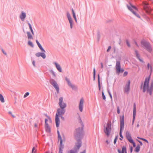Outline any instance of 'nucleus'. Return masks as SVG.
Listing matches in <instances>:
<instances>
[{
	"label": "nucleus",
	"instance_id": "19",
	"mask_svg": "<svg viewBox=\"0 0 153 153\" xmlns=\"http://www.w3.org/2000/svg\"><path fill=\"white\" fill-rule=\"evenodd\" d=\"M26 17V14L23 11L21 12V14L20 15L19 17L21 20L23 21Z\"/></svg>",
	"mask_w": 153,
	"mask_h": 153
},
{
	"label": "nucleus",
	"instance_id": "40",
	"mask_svg": "<svg viewBox=\"0 0 153 153\" xmlns=\"http://www.w3.org/2000/svg\"><path fill=\"white\" fill-rule=\"evenodd\" d=\"M8 113H9V114H10V115H11V116L13 117H15V116L14 115H13L12 114V113L11 111H9Z\"/></svg>",
	"mask_w": 153,
	"mask_h": 153
},
{
	"label": "nucleus",
	"instance_id": "1",
	"mask_svg": "<svg viewBox=\"0 0 153 153\" xmlns=\"http://www.w3.org/2000/svg\"><path fill=\"white\" fill-rule=\"evenodd\" d=\"M150 78V76H149L145 78L143 85V89L144 92L146 91L151 95L153 91V82L151 83L149 86V82Z\"/></svg>",
	"mask_w": 153,
	"mask_h": 153
},
{
	"label": "nucleus",
	"instance_id": "4",
	"mask_svg": "<svg viewBox=\"0 0 153 153\" xmlns=\"http://www.w3.org/2000/svg\"><path fill=\"white\" fill-rule=\"evenodd\" d=\"M128 9L131 12L135 15L138 18H140V16L136 13V12L137 11V9L134 6L130 5V6H127Z\"/></svg>",
	"mask_w": 153,
	"mask_h": 153
},
{
	"label": "nucleus",
	"instance_id": "64",
	"mask_svg": "<svg viewBox=\"0 0 153 153\" xmlns=\"http://www.w3.org/2000/svg\"><path fill=\"white\" fill-rule=\"evenodd\" d=\"M51 153H53L52 152H51Z\"/></svg>",
	"mask_w": 153,
	"mask_h": 153
},
{
	"label": "nucleus",
	"instance_id": "57",
	"mask_svg": "<svg viewBox=\"0 0 153 153\" xmlns=\"http://www.w3.org/2000/svg\"><path fill=\"white\" fill-rule=\"evenodd\" d=\"M106 143L108 144V140H107L106 141Z\"/></svg>",
	"mask_w": 153,
	"mask_h": 153
},
{
	"label": "nucleus",
	"instance_id": "45",
	"mask_svg": "<svg viewBox=\"0 0 153 153\" xmlns=\"http://www.w3.org/2000/svg\"><path fill=\"white\" fill-rule=\"evenodd\" d=\"M117 113L118 114H120V109L119 107H117Z\"/></svg>",
	"mask_w": 153,
	"mask_h": 153
},
{
	"label": "nucleus",
	"instance_id": "48",
	"mask_svg": "<svg viewBox=\"0 0 153 153\" xmlns=\"http://www.w3.org/2000/svg\"><path fill=\"white\" fill-rule=\"evenodd\" d=\"M108 92L109 94L110 95L111 98V99H112V95H111V94L110 93V92L109 91H108Z\"/></svg>",
	"mask_w": 153,
	"mask_h": 153
},
{
	"label": "nucleus",
	"instance_id": "38",
	"mask_svg": "<svg viewBox=\"0 0 153 153\" xmlns=\"http://www.w3.org/2000/svg\"><path fill=\"white\" fill-rule=\"evenodd\" d=\"M95 68L94 69V80L95 79Z\"/></svg>",
	"mask_w": 153,
	"mask_h": 153
},
{
	"label": "nucleus",
	"instance_id": "49",
	"mask_svg": "<svg viewBox=\"0 0 153 153\" xmlns=\"http://www.w3.org/2000/svg\"><path fill=\"white\" fill-rule=\"evenodd\" d=\"M133 148L131 146L130 147V152L131 153H132L133 151Z\"/></svg>",
	"mask_w": 153,
	"mask_h": 153
},
{
	"label": "nucleus",
	"instance_id": "21",
	"mask_svg": "<svg viewBox=\"0 0 153 153\" xmlns=\"http://www.w3.org/2000/svg\"><path fill=\"white\" fill-rule=\"evenodd\" d=\"M47 120H46L45 121V128L46 131L48 133H50L51 132V128L49 127V125H47L46 123V121Z\"/></svg>",
	"mask_w": 153,
	"mask_h": 153
},
{
	"label": "nucleus",
	"instance_id": "62",
	"mask_svg": "<svg viewBox=\"0 0 153 153\" xmlns=\"http://www.w3.org/2000/svg\"><path fill=\"white\" fill-rule=\"evenodd\" d=\"M4 54H5V55H6V53H4Z\"/></svg>",
	"mask_w": 153,
	"mask_h": 153
},
{
	"label": "nucleus",
	"instance_id": "54",
	"mask_svg": "<svg viewBox=\"0 0 153 153\" xmlns=\"http://www.w3.org/2000/svg\"><path fill=\"white\" fill-rule=\"evenodd\" d=\"M101 68H103L102 63H101Z\"/></svg>",
	"mask_w": 153,
	"mask_h": 153
},
{
	"label": "nucleus",
	"instance_id": "25",
	"mask_svg": "<svg viewBox=\"0 0 153 153\" xmlns=\"http://www.w3.org/2000/svg\"><path fill=\"white\" fill-rule=\"evenodd\" d=\"M72 14H73V17L74 18L76 23H77V20L76 19L75 13L74 12V10L73 9H72Z\"/></svg>",
	"mask_w": 153,
	"mask_h": 153
},
{
	"label": "nucleus",
	"instance_id": "22",
	"mask_svg": "<svg viewBox=\"0 0 153 153\" xmlns=\"http://www.w3.org/2000/svg\"><path fill=\"white\" fill-rule=\"evenodd\" d=\"M54 64L55 65L56 68L58 70V71L60 72H62V68L60 65L56 62H55Z\"/></svg>",
	"mask_w": 153,
	"mask_h": 153
},
{
	"label": "nucleus",
	"instance_id": "11",
	"mask_svg": "<svg viewBox=\"0 0 153 153\" xmlns=\"http://www.w3.org/2000/svg\"><path fill=\"white\" fill-rule=\"evenodd\" d=\"M58 140H60V146L59 147V153H62V149L63 147L62 146V140L61 139V137L60 135L59 134V131H58Z\"/></svg>",
	"mask_w": 153,
	"mask_h": 153
},
{
	"label": "nucleus",
	"instance_id": "52",
	"mask_svg": "<svg viewBox=\"0 0 153 153\" xmlns=\"http://www.w3.org/2000/svg\"><path fill=\"white\" fill-rule=\"evenodd\" d=\"M138 141L139 142V143L140 144V145L141 146H142L143 145V144H142V143L141 141H140L139 140H138Z\"/></svg>",
	"mask_w": 153,
	"mask_h": 153
},
{
	"label": "nucleus",
	"instance_id": "12",
	"mask_svg": "<svg viewBox=\"0 0 153 153\" xmlns=\"http://www.w3.org/2000/svg\"><path fill=\"white\" fill-rule=\"evenodd\" d=\"M130 80H128L124 88V92L128 94L130 90Z\"/></svg>",
	"mask_w": 153,
	"mask_h": 153
},
{
	"label": "nucleus",
	"instance_id": "34",
	"mask_svg": "<svg viewBox=\"0 0 153 153\" xmlns=\"http://www.w3.org/2000/svg\"><path fill=\"white\" fill-rule=\"evenodd\" d=\"M29 94V93L28 92H27L25 93L24 96V98H25L28 96Z\"/></svg>",
	"mask_w": 153,
	"mask_h": 153
},
{
	"label": "nucleus",
	"instance_id": "55",
	"mask_svg": "<svg viewBox=\"0 0 153 153\" xmlns=\"http://www.w3.org/2000/svg\"><path fill=\"white\" fill-rule=\"evenodd\" d=\"M34 126L35 127H37V125L36 123H35L34 125Z\"/></svg>",
	"mask_w": 153,
	"mask_h": 153
},
{
	"label": "nucleus",
	"instance_id": "20",
	"mask_svg": "<svg viewBox=\"0 0 153 153\" xmlns=\"http://www.w3.org/2000/svg\"><path fill=\"white\" fill-rule=\"evenodd\" d=\"M36 55L37 57L42 56L43 59H45L46 56L44 53H37L36 54Z\"/></svg>",
	"mask_w": 153,
	"mask_h": 153
},
{
	"label": "nucleus",
	"instance_id": "31",
	"mask_svg": "<svg viewBox=\"0 0 153 153\" xmlns=\"http://www.w3.org/2000/svg\"><path fill=\"white\" fill-rule=\"evenodd\" d=\"M28 44L29 45L31 46V47H33V45L32 43V42H31L30 41H29L28 42Z\"/></svg>",
	"mask_w": 153,
	"mask_h": 153
},
{
	"label": "nucleus",
	"instance_id": "43",
	"mask_svg": "<svg viewBox=\"0 0 153 153\" xmlns=\"http://www.w3.org/2000/svg\"><path fill=\"white\" fill-rule=\"evenodd\" d=\"M117 137H116V138H115V139H114V144H115L116 141H117Z\"/></svg>",
	"mask_w": 153,
	"mask_h": 153
},
{
	"label": "nucleus",
	"instance_id": "50",
	"mask_svg": "<svg viewBox=\"0 0 153 153\" xmlns=\"http://www.w3.org/2000/svg\"><path fill=\"white\" fill-rule=\"evenodd\" d=\"M32 64L34 66H35V62L34 61H33L32 62Z\"/></svg>",
	"mask_w": 153,
	"mask_h": 153
},
{
	"label": "nucleus",
	"instance_id": "61",
	"mask_svg": "<svg viewBox=\"0 0 153 153\" xmlns=\"http://www.w3.org/2000/svg\"><path fill=\"white\" fill-rule=\"evenodd\" d=\"M3 53L4 54V53H5V52H4V51H3Z\"/></svg>",
	"mask_w": 153,
	"mask_h": 153
},
{
	"label": "nucleus",
	"instance_id": "9",
	"mask_svg": "<svg viewBox=\"0 0 153 153\" xmlns=\"http://www.w3.org/2000/svg\"><path fill=\"white\" fill-rule=\"evenodd\" d=\"M111 125L110 123H107L106 127L104 130L105 133L107 136L109 135L110 131L111 130Z\"/></svg>",
	"mask_w": 153,
	"mask_h": 153
},
{
	"label": "nucleus",
	"instance_id": "51",
	"mask_svg": "<svg viewBox=\"0 0 153 153\" xmlns=\"http://www.w3.org/2000/svg\"><path fill=\"white\" fill-rule=\"evenodd\" d=\"M127 44L128 46L129 47H130V46L129 43L128 42H127Z\"/></svg>",
	"mask_w": 153,
	"mask_h": 153
},
{
	"label": "nucleus",
	"instance_id": "15",
	"mask_svg": "<svg viewBox=\"0 0 153 153\" xmlns=\"http://www.w3.org/2000/svg\"><path fill=\"white\" fill-rule=\"evenodd\" d=\"M84 102V100L82 98L81 99L79 106V110L81 112H82L83 111Z\"/></svg>",
	"mask_w": 153,
	"mask_h": 153
},
{
	"label": "nucleus",
	"instance_id": "47",
	"mask_svg": "<svg viewBox=\"0 0 153 153\" xmlns=\"http://www.w3.org/2000/svg\"><path fill=\"white\" fill-rule=\"evenodd\" d=\"M128 74V73L127 72H125L124 73V74H123V75L124 76H126V75H127Z\"/></svg>",
	"mask_w": 153,
	"mask_h": 153
},
{
	"label": "nucleus",
	"instance_id": "41",
	"mask_svg": "<svg viewBox=\"0 0 153 153\" xmlns=\"http://www.w3.org/2000/svg\"><path fill=\"white\" fill-rule=\"evenodd\" d=\"M28 25L29 26V28L30 29V30H32V28L31 26V25L30 23H28Z\"/></svg>",
	"mask_w": 153,
	"mask_h": 153
},
{
	"label": "nucleus",
	"instance_id": "58",
	"mask_svg": "<svg viewBox=\"0 0 153 153\" xmlns=\"http://www.w3.org/2000/svg\"><path fill=\"white\" fill-rule=\"evenodd\" d=\"M81 153H85V151H84L82 152H81Z\"/></svg>",
	"mask_w": 153,
	"mask_h": 153
},
{
	"label": "nucleus",
	"instance_id": "44",
	"mask_svg": "<svg viewBox=\"0 0 153 153\" xmlns=\"http://www.w3.org/2000/svg\"><path fill=\"white\" fill-rule=\"evenodd\" d=\"M111 46H109L108 47V49L107 50V51L108 52L111 49Z\"/></svg>",
	"mask_w": 153,
	"mask_h": 153
},
{
	"label": "nucleus",
	"instance_id": "36",
	"mask_svg": "<svg viewBox=\"0 0 153 153\" xmlns=\"http://www.w3.org/2000/svg\"><path fill=\"white\" fill-rule=\"evenodd\" d=\"M137 138H139L140 139H141V140H142L145 141L146 142H147V143H148V141L146 140V139H145L144 138H139V137H137Z\"/></svg>",
	"mask_w": 153,
	"mask_h": 153
},
{
	"label": "nucleus",
	"instance_id": "8",
	"mask_svg": "<svg viewBox=\"0 0 153 153\" xmlns=\"http://www.w3.org/2000/svg\"><path fill=\"white\" fill-rule=\"evenodd\" d=\"M77 143L76 144L75 146V151L71 150L70 151V153H76V150L79 149V148L81 146V141L80 140H77Z\"/></svg>",
	"mask_w": 153,
	"mask_h": 153
},
{
	"label": "nucleus",
	"instance_id": "18",
	"mask_svg": "<svg viewBox=\"0 0 153 153\" xmlns=\"http://www.w3.org/2000/svg\"><path fill=\"white\" fill-rule=\"evenodd\" d=\"M67 82L68 85L70 86L72 89H74L76 88V87L74 85H72L69 79L67 77L65 78Z\"/></svg>",
	"mask_w": 153,
	"mask_h": 153
},
{
	"label": "nucleus",
	"instance_id": "56",
	"mask_svg": "<svg viewBox=\"0 0 153 153\" xmlns=\"http://www.w3.org/2000/svg\"><path fill=\"white\" fill-rule=\"evenodd\" d=\"M137 127H139V124H137Z\"/></svg>",
	"mask_w": 153,
	"mask_h": 153
},
{
	"label": "nucleus",
	"instance_id": "42",
	"mask_svg": "<svg viewBox=\"0 0 153 153\" xmlns=\"http://www.w3.org/2000/svg\"><path fill=\"white\" fill-rule=\"evenodd\" d=\"M144 4L146 5L144 7L145 9H146V8L147 7L146 6L148 4V3L147 2H144Z\"/></svg>",
	"mask_w": 153,
	"mask_h": 153
},
{
	"label": "nucleus",
	"instance_id": "28",
	"mask_svg": "<svg viewBox=\"0 0 153 153\" xmlns=\"http://www.w3.org/2000/svg\"><path fill=\"white\" fill-rule=\"evenodd\" d=\"M27 37L29 39H33V37L32 36L30 33L29 32H27Z\"/></svg>",
	"mask_w": 153,
	"mask_h": 153
},
{
	"label": "nucleus",
	"instance_id": "3",
	"mask_svg": "<svg viewBox=\"0 0 153 153\" xmlns=\"http://www.w3.org/2000/svg\"><path fill=\"white\" fill-rule=\"evenodd\" d=\"M141 44L142 47L145 48L150 53L152 52V48L149 42L142 41L141 42Z\"/></svg>",
	"mask_w": 153,
	"mask_h": 153
},
{
	"label": "nucleus",
	"instance_id": "33",
	"mask_svg": "<svg viewBox=\"0 0 153 153\" xmlns=\"http://www.w3.org/2000/svg\"><path fill=\"white\" fill-rule=\"evenodd\" d=\"M39 48L40 49V50L43 52H45V50L43 49V48H42V46L41 45H40L38 46Z\"/></svg>",
	"mask_w": 153,
	"mask_h": 153
},
{
	"label": "nucleus",
	"instance_id": "13",
	"mask_svg": "<svg viewBox=\"0 0 153 153\" xmlns=\"http://www.w3.org/2000/svg\"><path fill=\"white\" fill-rule=\"evenodd\" d=\"M67 16L70 25V27L72 28L73 25V21L71 18L70 13L68 12L67 13Z\"/></svg>",
	"mask_w": 153,
	"mask_h": 153
},
{
	"label": "nucleus",
	"instance_id": "46",
	"mask_svg": "<svg viewBox=\"0 0 153 153\" xmlns=\"http://www.w3.org/2000/svg\"><path fill=\"white\" fill-rule=\"evenodd\" d=\"M36 42L37 44V45L38 46L41 45V44L39 43V42L37 40H36Z\"/></svg>",
	"mask_w": 153,
	"mask_h": 153
},
{
	"label": "nucleus",
	"instance_id": "17",
	"mask_svg": "<svg viewBox=\"0 0 153 153\" xmlns=\"http://www.w3.org/2000/svg\"><path fill=\"white\" fill-rule=\"evenodd\" d=\"M136 106L135 104H134L133 111V118L132 120V124L133 125L135 119L136 114Z\"/></svg>",
	"mask_w": 153,
	"mask_h": 153
},
{
	"label": "nucleus",
	"instance_id": "30",
	"mask_svg": "<svg viewBox=\"0 0 153 153\" xmlns=\"http://www.w3.org/2000/svg\"><path fill=\"white\" fill-rule=\"evenodd\" d=\"M36 150L35 147H33L32 149V153H36Z\"/></svg>",
	"mask_w": 153,
	"mask_h": 153
},
{
	"label": "nucleus",
	"instance_id": "26",
	"mask_svg": "<svg viewBox=\"0 0 153 153\" xmlns=\"http://www.w3.org/2000/svg\"><path fill=\"white\" fill-rule=\"evenodd\" d=\"M140 147L139 145H137L135 148L134 151L136 152H138L140 150Z\"/></svg>",
	"mask_w": 153,
	"mask_h": 153
},
{
	"label": "nucleus",
	"instance_id": "35",
	"mask_svg": "<svg viewBox=\"0 0 153 153\" xmlns=\"http://www.w3.org/2000/svg\"><path fill=\"white\" fill-rule=\"evenodd\" d=\"M102 98H103V99L104 100H105L106 99V98H105V95L104 94L103 91H102Z\"/></svg>",
	"mask_w": 153,
	"mask_h": 153
},
{
	"label": "nucleus",
	"instance_id": "5",
	"mask_svg": "<svg viewBox=\"0 0 153 153\" xmlns=\"http://www.w3.org/2000/svg\"><path fill=\"white\" fill-rule=\"evenodd\" d=\"M82 128V127L76 129L74 132V135L76 139L77 137H79L81 135Z\"/></svg>",
	"mask_w": 153,
	"mask_h": 153
},
{
	"label": "nucleus",
	"instance_id": "63",
	"mask_svg": "<svg viewBox=\"0 0 153 153\" xmlns=\"http://www.w3.org/2000/svg\"><path fill=\"white\" fill-rule=\"evenodd\" d=\"M142 85H141V88L142 87Z\"/></svg>",
	"mask_w": 153,
	"mask_h": 153
},
{
	"label": "nucleus",
	"instance_id": "37",
	"mask_svg": "<svg viewBox=\"0 0 153 153\" xmlns=\"http://www.w3.org/2000/svg\"><path fill=\"white\" fill-rule=\"evenodd\" d=\"M135 54L136 55V56H137V57L139 59V58L140 57V56L138 53L137 51H135Z\"/></svg>",
	"mask_w": 153,
	"mask_h": 153
},
{
	"label": "nucleus",
	"instance_id": "59",
	"mask_svg": "<svg viewBox=\"0 0 153 153\" xmlns=\"http://www.w3.org/2000/svg\"><path fill=\"white\" fill-rule=\"evenodd\" d=\"M122 139H123V138H120V140H122Z\"/></svg>",
	"mask_w": 153,
	"mask_h": 153
},
{
	"label": "nucleus",
	"instance_id": "60",
	"mask_svg": "<svg viewBox=\"0 0 153 153\" xmlns=\"http://www.w3.org/2000/svg\"><path fill=\"white\" fill-rule=\"evenodd\" d=\"M45 153H49V152H45Z\"/></svg>",
	"mask_w": 153,
	"mask_h": 153
},
{
	"label": "nucleus",
	"instance_id": "10",
	"mask_svg": "<svg viewBox=\"0 0 153 153\" xmlns=\"http://www.w3.org/2000/svg\"><path fill=\"white\" fill-rule=\"evenodd\" d=\"M59 105L62 109H64L66 107V103L63 102V98L62 97H60L59 98Z\"/></svg>",
	"mask_w": 153,
	"mask_h": 153
},
{
	"label": "nucleus",
	"instance_id": "53",
	"mask_svg": "<svg viewBox=\"0 0 153 153\" xmlns=\"http://www.w3.org/2000/svg\"><path fill=\"white\" fill-rule=\"evenodd\" d=\"M30 31H31V33H32V34L33 35V34H34V32H33V29H32V30H30Z\"/></svg>",
	"mask_w": 153,
	"mask_h": 153
},
{
	"label": "nucleus",
	"instance_id": "39",
	"mask_svg": "<svg viewBox=\"0 0 153 153\" xmlns=\"http://www.w3.org/2000/svg\"><path fill=\"white\" fill-rule=\"evenodd\" d=\"M122 131H120V136L122 138H123V137L122 134Z\"/></svg>",
	"mask_w": 153,
	"mask_h": 153
},
{
	"label": "nucleus",
	"instance_id": "27",
	"mask_svg": "<svg viewBox=\"0 0 153 153\" xmlns=\"http://www.w3.org/2000/svg\"><path fill=\"white\" fill-rule=\"evenodd\" d=\"M0 100L2 102H4V97L1 94H0Z\"/></svg>",
	"mask_w": 153,
	"mask_h": 153
},
{
	"label": "nucleus",
	"instance_id": "14",
	"mask_svg": "<svg viewBox=\"0 0 153 153\" xmlns=\"http://www.w3.org/2000/svg\"><path fill=\"white\" fill-rule=\"evenodd\" d=\"M51 84L55 88L57 92L58 93H59V88L58 85L57 84V83L54 80H52V81H51Z\"/></svg>",
	"mask_w": 153,
	"mask_h": 153
},
{
	"label": "nucleus",
	"instance_id": "23",
	"mask_svg": "<svg viewBox=\"0 0 153 153\" xmlns=\"http://www.w3.org/2000/svg\"><path fill=\"white\" fill-rule=\"evenodd\" d=\"M118 152L119 153H127L126 148L125 146L122 147V150L121 151L120 149H118Z\"/></svg>",
	"mask_w": 153,
	"mask_h": 153
},
{
	"label": "nucleus",
	"instance_id": "32",
	"mask_svg": "<svg viewBox=\"0 0 153 153\" xmlns=\"http://www.w3.org/2000/svg\"><path fill=\"white\" fill-rule=\"evenodd\" d=\"M147 67L148 69H150L151 71H152V67L149 63L147 64Z\"/></svg>",
	"mask_w": 153,
	"mask_h": 153
},
{
	"label": "nucleus",
	"instance_id": "24",
	"mask_svg": "<svg viewBox=\"0 0 153 153\" xmlns=\"http://www.w3.org/2000/svg\"><path fill=\"white\" fill-rule=\"evenodd\" d=\"M47 119H45V123L46 120H47V121H46V123L47 125H49V124L51 123L52 121L51 118L47 116Z\"/></svg>",
	"mask_w": 153,
	"mask_h": 153
},
{
	"label": "nucleus",
	"instance_id": "29",
	"mask_svg": "<svg viewBox=\"0 0 153 153\" xmlns=\"http://www.w3.org/2000/svg\"><path fill=\"white\" fill-rule=\"evenodd\" d=\"M98 87H99V90H100V76L99 75H98Z\"/></svg>",
	"mask_w": 153,
	"mask_h": 153
},
{
	"label": "nucleus",
	"instance_id": "6",
	"mask_svg": "<svg viewBox=\"0 0 153 153\" xmlns=\"http://www.w3.org/2000/svg\"><path fill=\"white\" fill-rule=\"evenodd\" d=\"M116 69L117 73L119 74L120 72H123L124 70L121 69L120 62L119 61H117L116 65Z\"/></svg>",
	"mask_w": 153,
	"mask_h": 153
},
{
	"label": "nucleus",
	"instance_id": "2",
	"mask_svg": "<svg viewBox=\"0 0 153 153\" xmlns=\"http://www.w3.org/2000/svg\"><path fill=\"white\" fill-rule=\"evenodd\" d=\"M65 110L61 108L57 110L55 117V122L57 127H59L60 122L59 117L60 116L62 118H63L62 116L65 114Z\"/></svg>",
	"mask_w": 153,
	"mask_h": 153
},
{
	"label": "nucleus",
	"instance_id": "7",
	"mask_svg": "<svg viewBox=\"0 0 153 153\" xmlns=\"http://www.w3.org/2000/svg\"><path fill=\"white\" fill-rule=\"evenodd\" d=\"M126 138L128 140V141L130 143H132V144L133 146L134 147H135V143L133 141V140L132 139L131 134H130L129 133L128 131L126 132Z\"/></svg>",
	"mask_w": 153,
	"mask_h": 153
},
{
	"label": "nucleus",
	"instance_id": "16",
	"mask_svg": "<svg viewBox=\"0 0 153 153\" xmlns=\"http://www.w3.org/2000/svg\"><path fill=\"white\" fill-rule=\"evenodd\" d=\"M124 127V116H123L122 118L121 119L120 122V131H122Z\"/></svg>",
	"mask_w": 153,
	"mask_h": 153
}]
</instances>
